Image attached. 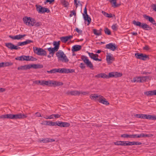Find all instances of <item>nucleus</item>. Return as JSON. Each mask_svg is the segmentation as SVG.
I'll return each mask as SVG.
<instances>
[{
	"label": "nucleus",
	"mask_w": 156,
	"mask_h": 156,
	"mask_svg": "<svg viewBox=\"0 0 156 156\" xmlns=\"http://www.w3.org/2000/svg\"><path fill=\"white\" fill-rule=\"evenodd\" d=\"M63 84V83L62 82L53 80V86H59L62 85Z\"/></svg>",
	"instance_id": "nucleus-28"
},
{
	"label": "nucleus",
	"mask_w": 156,
	"mask_h": 156,
	"mask_svg": "<svg viewBox=\"0 0 156 156\" xmlns=\"http://www.w3.org/2000/svg\"><path fill=\"white\" fill-rule=\"evenodd\" d=\"M60 39L62 42L64 43H66L68 41L66 36L60 37Z\"/></svg>",
	"instance_id": "nucleus-38"
},
{
	"label": "nucleus",
	"mask_w": 156,
	"mask_h": 156,
	"mask_svg": "<svg viewBox=\"0 0 156 156\" xmlns=\"http://www.w3.org/2000/svg\"><path fill=\"white\" fill-rule=\"evenodd\" d=\"M114 144L117 145L123 146L124 141H119L115 142Z\"/></svg>",
	"instance_id": "nucleus-39"
},
{
	"label": "nucleus",
	"mask_w": 156,
	"mask_h": 156,
	"mask_svg": "<svg viewBox=\"0 0 156 156\" xmlns=\"http://www.w3.org/2000/svg\"><path fill=\"white\" fill-rule=\"evenodd\" d=\"M137 134H132L129 135V138H137Z\"/></svg>",
	"instance_id": "nucleus-52"
},
{
	"label": "nucleus",
	"mask_w": 156,
	"mask_h": 156,
	"mask_svg": "<svg viewBox=\"0 0 156 156\" xmlns=\"http://www.w3.org/2000/svg\"><path fill=\"white\" fill-rule=\"evenodd\" d=\"M61 115L58 114H54V118L55 119H57L61 117Z\"/></svg>",
	"instance_id": "nucleus-51"
},
{
	"label": "nucleus",
	"mask_w": 156,
	"mask_h": 156,
	"mask_svg": "<svg viewBox=\"0 0 156 156\" xmlns=\"http://www.w3.org/2000/svg\"><path fill=\"white\" fill-rule=\"evenodd\" d=\"M144 94L147 96L156 95V90L144 92Z\"/></svg>",
	"instance_id": "nucleus-18"
},
{
	"label": "nucleus",
	"mask_w": 156,
	"mask_h": 156,
	"mask_svg": "<svg viewBox=\"0 0 156 156\" xmlns=\"http://www.w3.org/2000/svg\"><path fill=\"white\" fill-rule=\"evenodd\" d=\"M134 82H140V83L141 80H140V77H136L135 79L134 80H133Z\"/></svg>",
	"instance_id": "nucleus-46"
},
{
	"label": "nucleus",
	"mask_w": 156,
	"mask_h": 156,
	"mask_svg": "<svg viewBox=\"0 0 156 156\" xmlns=\"http://www.w3.org/2000/svg\"><path fill=\"white\" fill-rule=\"evenodd\" d=\"M46 119H53L54 118V114L51 115L48 117H44Z\"/></svg>",
	"instance_id": "nucleus-53"
},
{
	"label": "nucleus",
	"mask_w": 156,
	"mask_h": 156,
	"mask_svg": "<svg viewBox=\"0 0 156 156\" xmlns=\"http://www.w3.org/2000/svg\"><path fill=\"white\" fill-rule=\"evenodd\" d=\"M80 67L82 69H85V66L84 64L83 63H81L80 64Z\"/></svg>",
	"instance_id": "nucleus-54"
},
{
	"label": "nucleus",
	"mask_w": 156,
	"mask_h": 156,
	"mask_svg": "<svg viewBox=\"0 0 156 156\" xmlns=\"http://www.w3.org/2000/svg\"><path fill=\"white\" fill-rule=\"evenodd\" d=\"M61 2L62 5L65 7H67L69 5L68 2L65 0H62Z\"/></svg>",
	"instance_id": "nucleus-43"
},
{
	"label": "nucleus",
	"mask_w": 156,
	"mask_h": 156,
	"mask_svg": "<svg viewBox=\"0 0 156 156\" xmlns=\"http://www.w3.org/2000/svg\"><path fill=\"white\" fill-rule=\"evenodd\" d=\"M41 86H47L46 81L45 80H42V83H41Z\"/></svg>",
	"instance_id": "nucleus-55"
},
{
	"label": "nucleus",
	"mask_w": 156,
	"mask_h": 156,
	"mask_svg": "<svg viewBox=\"0 0 156 156\" xmlns=\"http://www.w3.org/2000/svg\"><path fill=\"white\" fill-rule=\"evenodd\" d=\"M30 56H25V61H30Z\"/></svg>",
	"instance_id": "nucleus-63"
},
{
	"label": "nucleus",
	"mask_w": 156,
	"mask_h": 156,
	"mask_svg": "<svg viewBox=\"0 0 156 156\" xmlns=\"http://www.w3.org/2000/svg\"><path fill=\"white\" fill-rule=\"evenodd\" d=\"M83 18L85 21H87L88 23L87 25H89L91 22V19L89 16L87 14V5H86L84 11V13L83 14Z\"/></svg>",
	"instance_id": "nucleus-7"
},
{
	"label": "nucleus",
	"mask_w": 156,
	"mask_h": 156,
	"mask_svg": "<svg viewBox=\"0 0 156 156\" xmlns=\"http://www.w3.org/2000/svg\"><path fill=\"white\" fill-rule=\"evenodd\" d=\"M33 41H32L29 40H27L25 41L24 42H18L17 44V45L21 46L24 45L31 43H33Z\"/></svg>",
	"instance_id": "nucleus-16"
},
{
	"label": "nucleus",
	"mask_w": 156,
	"mask_h": 156,
	"mask_svg": "<svg viewBox=\"0 0 156 156\" xmlns=\"http://www.w3.org/2000/svg\"><path fill=\"white\" fill-rule=\"evenodd\" d=\"M74 72V70L73 69H64V73H72Z\"/></svg>",
	"instance_id": "nucleus-31"
},
{
	"label": "nucleus",
	"mask_w": 156,
	"mask_h": 156,
	"mask_svg": "<svg viewBox=\"0 0 156 156\" xmlns=\"http://www.w3.org/2000/svg\"><path fill=\"white\" fill-rule=\"evenodd\" d=\"M42 25V23L41 22H37L35 23L34 26L37 27L41 26Z\"/></svg>",
	"instance_id": "nucleus-50"
},
{
	"label": "nucleus",
	"mask_w": 156,
	"mask_h": 156,
	"mask_svg": "<svg viewBox=\"0 0 156 156\" xmlns=\"http://www.w3.org/2000/svg\"><path fill=\"white\" fill-rule=\"evenodd\" d=\"M33 50L34 53L38 55L45 56L47 55L46 51L42 48L33 47Z\"/></svg>",
	"instance_id": "nucleus-4"
},
{
	"label": "nucleus",
	"mask_w": 156,
	"mask_h": 156,
	"mask_svg": "<svg viewBox=\"0 0 156 156\" xmlns=\"http://www.w3.org/2000/svg\"><path fill=\"white\" fill-rule=\"evenodd\" d=\"M106 60L108 63H111L112 62L114 61V58L113 56L112 55L107 53Z\"/></svg>",
	"instance_id": "nucleus-12"
},
{
	"label": "nucleus",
	"mask_w": 156,
	"mask_h": 156,
	"mask_svg": "<svg viewBox=\"0 0 156 156\" xmlns=\"http://www.w3.org/2000/svg\"><path fill=\"white\" fill-rule=\"evenodd\" d=\"M20 48L19 47H18L17 46H15L13 44V46L12 48V50L13 49H15V50H18Z\"/></svg>",
	"instance_id": "nucleus-58"
},
{
	"label": "nucleus",
	"mask_w": 156,
	"mask_h": 156,
	"mask_svg": "<svg viewBox=\"0 0 156 156\" xmlns=\"http://www.w3.org/2000/svg\"><path fill=\"white\" fill-rule=\"evenodd\" d=\"M29 66L30 67V68H33L35 69H41L43 68V66L42 65L35 64H33L31 65L29 64Z\"/></svg>",
	"instance_id": "nucleus-21"
},
{
	"label": "nucleus",
	"mask_w": 156,
	"mask_h": 156,
	"mask_svg": "<svg viewBox=\"0 0 156 156\" xmlns=\"http://www.w3.org/2000/svg\"><path fill=\"white\" fill-rule=\"evenodd\" d=\"M140 83H143L146 81V78L144 76H140Z\"/></svg>",
	"instance_id": "nucleus-47"
},
{
	"label": "nucleus",
	"mask_w": 156,
	"mask_h": 156,
	"mask_svg": "<svg viewBox=\"0 0 156 156\" xmlns=\"http://www.w3.org/2000/svg\"><path fill=\"white\" fill-rule=\"evenodd\" d=\"M80 94V93L79 91L76 90L68 91L66 93V94L67 95L70 94L72 95H79Z\"/></svg>",
	"instance_id": "nucleus-22"
},
{
	"label": "nucleus",
	"mask_w": 156,
	"mask_h": 156,
	"mask_svg": "<svg viewBox=\"0 0 156 156\" xmlns=\"http://www.w3.org/2000/svg\"><path fill=\"white\" fill-rule=\"evenodd\" d=\"M118 26L116 24H114L112 26V29L114 31H117L118 29Z\"/></svg>",
	"instance_id": "nucleus-42"
},
{
	"label": "nucleus",
	"mask_w": 156,
	"mask_h": 156,
	"mask_svg": "<svg viewBox=\"0 0 156 156\" xmlns=\"http://www.w3.org/2000/svg\"><path fill=\"white\" fill-rule=\"evenodd\" d=\"M53 80L46 81L47 86L49 87L53 86Z\"/></svg>",
	"instance_id": "nucleus-33"
},
{
	"label": "nucleus",
	"mask_w": 156,
	"mask_h": 156,
	"mask_svg": "<svg viewBox=\"0 0 156 156\" xmlns=\"http://www.w3.org/2000/svg\"><path fill=\"white\" fill-rule=\"evenodd\" d=\"M143 17L145 19L149 21L153 24L155 25L156 26V23H155V21L152 17H151L147 15H143Z\"/></svg>",
	"instance_id": "nucleus-13"
},
{
	"label": "nucleus",
	"mask_w": 156,
	"mask_h": 156,
	"mask_svg": "<svg viewBox=\"0 0 156 156\" xmlns=\"http://www.w3.org/2000/svg\"><path fill=\"white\" fill-rule=\"evenodd\" d=\"M151 72H146L144 71H142L141 74L143 75H147L148 74H151Z\"/></svg>",
	"instance_id": "nucleus-60"
},
{
	"label": "nucleus",
	"mask_w": 156,
	"mask_h": 156,
	"mask_svg": "<svg viewBox=\"0 0 156 156\" xmlns=\"http://www.w3.org/2000/svg\"><path fill=\"white\" fill-rule=\"evenodd\" d=\"M133 23L134 25L138 26L145 30H152V28L146 23H141L139 21H136L135 20L133 21Z\"/></svg>",
	"instance_id": "nucleus-2"
},
{
	"label": "nucleus",
	"mask_w": 156,
	"mask_h": 156,
	"mask_svg": "<svg viewBox=\"0 0 156 156\" xmlns=\"http://www.w3.org/2000/svg\"><path fill=\"white\" fill-rule=\"evenodd\" d=\"M100 96H101V95H98L97 94H93L90 95V97L91 100H96L97 98L99 99Z\"/></svg>",
	"instance_id": "nucleus-26"
},
{
	"label": "nucleus",
	"mask_w": 156,
	"mask_h": 156,
	"mask_svg": "<svg viewBox=\"0 0 156 156\" xmlns=\"http://www.w3.org/2000/svg\"><path fill=\"white\" fill-rule=\"evenodd\" d=\"M97 100L100 103L106 105H109V103L107 101L106 99L103 96L101 95L100 96V98L98 99Z\"/></svg>",
	"instance_id": "nucleus-11"
},
{
	"label": "nucleus",
	"mask_w": 156,
	"mask_h": 156,
	"mask_svg": "<svg viewBox=\"0 0 156 156\" xmlns=\"http://www.w3.org/2000/svg\"><path fill=\"white\" fill-rule=\"evenodd\" d=\"M82 60L87 65V67L90 68L91 69H93V65L91 62L89 60L87 57L84 55H82L81 57Z\"/></svg>",
	"instance_id": "nucleus-5"
},
{
	"label": "nucleus",
	"mask_w": 156,
	"mask_h": 156,
	"mask_svg": "<svg viewBox=\"0 0 156 156\" xmlns=\"http://www.w3.org/2000/svg\"><path fill=\"white\" fill-rule=\"evenodd\" d=\"M60 42V41H59L58 42L56 41H54L53 42V45L55 46L54 48L57 51H58L59 47Z\"/></svg>",
	"instance_id": "nucleus-27"
},
{
	"label": "nucleus",
	"mask_w": 156,
	"mask_h": 156,
	"mask_svg": "<svg viewBox=\"0 0 156 156\" xmlns=\"http://www.w3.org/2000/svg\"><path fill=\"white\" fill-rule=\"evenodd\" d=\"M30 69V67L29 64L21 66L17 68V69L18 70H26L27 69Z\"/></svg>",
	"instance_id": "nucleus-24"
},
{
	"label": "nucleus",
	"mask_w": 156,
	"mask_h": 156,
	"mask_svg": "<svg viewBox=\"0 0 156 156\" xmlns=\"http://www.w3.org/2000/svg\"><path fill=\"white\" fill-rule=\"evenodd\" d=\"M122 73L117 72H114L109 73L108 75H107L104 73H101V78L108 79L111 77L116 78L120 77L122 76Z\"/></svg>",
	"instance_id": "nucleus-1"
},
{
	"label": "nucleus",
	"mask_w": 156,
	"mask_h": 156,
	"mask_svg": "<svg viewBox=\"0 0 156 156\" xmlns=\"http://www.w3.org/2000/svg\"><path fill=\"white\" fill-rule=\"evenodd\" d=\"M88 53L90 57L94 60H95L97 58H95V55L93 53L88 52Z\"/></svg>",
	"instance_id": "nucleus-35"
},
{
	"label": "nucleus",
	"mask_w": 156,
	"mask_h": 156,
	"mask_svg": "<svg viewBox=\"0 0 156 156\" xmlns=\"http://www.w3.org/2000/svg\"><path fill=\"white\" fill-rule=\"evenodd\" d=\"M82 46L80 45H75L73 46L72 48V52H75L79 51L81 49Z\"/></svg>",
	"instance_id": "nucleus-17"
},
{
	"label": "nucleus",
	"mask_w": 156,
	"mask_h": 156,
	"mask_svg": "<svg viewBox=\"0 0 156 156\" xmlns=\"http://www.w3.org/2000/svg\"><path fill=\"white\" fill-rule=\"evenodd\" d=\"M55 140L53 139H50L48 138H46L44 139H42L39 140L40 143L43 142V143H46L48 142H54Z\"/></svg>",
	"instance_id": "nucleus-15"
},
{
	"label": "nucleus",
	"mask_w": 156,
	"mask_h": 156,
	"mask_svg": "<svg viewBox=\"0 0 156 156\" xmlns=\"http://www.w3.org/2000/svg\"><path fill=\"white\" fill-rule=\"evenodd\" d=\"M0 118H1V119L7 118V114L2 115L0 116Z\"/></svg>",
	"instance_id": "nucleus-59"
},
{
	"label": "nucleus",
	"mask_w": 156,
	"mask_h": 156,
	"mask_svg": "<svg viewBox=\"0 0 156 156\" xmlns=\"http://www.w3.org/2000/svg\"><path fill=\"white\" fill-rule=\"evenodd\" d=\"M56 126L60 127H68L70 126V124L67 122L61 121H56Z\"/></svg>",
	"instance_id": "nucleus-10"
},
{
	"label": "nucleus",
	"mask_w": 156,
	"mask_h": 156,
	"mask_svg": "<svg viewBox=\"0 0 156 156\" xmlns=\"http://www.w3.org/2000/svg\"><path fill=\"white\" fill-rule=\"evenodd\" d=\"M104 31L105 34H106L108 35H110L111 34V32L110 30L107 27L105 28Z\"/></svg>",
	"instance_id": "nucleus-41"
},
{
	"label": "nucleus",
	"mask_w": 156,
	"mask_h": 156,
	"mask_svg": "<svg viewBox=\"0 0 156 156\" xmlns=\"http://www.w3.org/2000/svg\"><path fill=\"white\" fill-rule=\"evenodd\" d=\"M47 72L48 73H56V68L52 69L50 71H47Z\"/></svg>",
	"instance_id": "nucleus-45"
},
{
	"label": "nucleus",
	"mask_w": 156,
	"mask_h": 156,
	"mask_svg": "<svg viewBox=\"0 0 156 156\" xmlns=\"http://www.w3.org/2000/svg\"><path fill=\"white\" fill-rule=\"evenodd\" d=\"M110 2L113 4L112 6L114 7H117L120 5V4H116V0H110Z\"/></svg>",
	"instance_id": "nucleus-30"
},
{
	"label": "nucleus",
	"mask_w": 156,
	"mask_h": 156,
	"mask_svg": "<svg viewBox=\"0 0 156 156\" xmlns=\"http://www.w3.org/2000/svg\"><path fill=\"white\" fill-rule=\"evenodd\" d=\"M31 21L30 22V26H33L34 25V24L36 23V21L35 19H31Z\"/></svg>",
	"instance_id": "nucleus-44"
},
{
	"label": "nucleus",
	"mask_w": 156,
	"mask_h": 156,
	"mask_svg": "<svg viewBox=\"0 0 156 156\" xmlns=\"http://www.w3.org/2000/svg\"><path fill=\"white\" fill-rule=\"evenodd\" d=\"M56 56L58 57V59L60 60L63 57V55H64V53L62 51H59L56 54Z\"/></svg>",
	"instance_id": "nucleus-23"
},
{
	"label": "nucleus",
	"mask_w": 156,
	"mask_h": 156,
	"mask_svg": "<svg viewBox=\"0 0 156 156\" xmlns=\"http://www.w3.org/2000/svg\"><path fill=\"white\" fill-rule=\"evenodd\" d=\"M47 50L49 52V54L52 55V56H53L55 53L58 51L54 48H47Z\"/></svg>",
	"instance_id": "nucleus-25"
},
{
	"label": "nucleus",
	"mask_w": 156,
	"mask_h": 156,
	"mask_svg": "<svg viewBox=\"0 0 156 156\" xmlns=\"http://www.w3.org/2000/svg\"><path fill=\"white\" fill-rule=\"evenodd\" d=\"M26 35H21L19 34L18 35H16L15 36H12L11 35H9V37L12 38L13 40H20L22 38L24 37H25Z\"/></svg>",
	"instance_id": "nucleus-14"
},
{
	"label": "nucleus",
	"mask_w": 156,
	"mask_h": 156,
	"mask_svg": "<svg viewBox=\"0 0 156 156\" xmlns=\"http://www.w3.org/2000/svg\"><path fill=\"white\" fill-rule=\"evenodd\" d=\"M129 135L126 134H124L121 135V137L123 138H128L129 137Z\"/></svg>",
	"instance_id": "nucleus-49"
},
{
	"label": "nucleus",
	"mask_w": 156,
	"mask_h": 156,
	"mask_svg": "<svg viewBox=\"0 0 156 156\" xmlns=\"http://www.w3.org/2000/svg\"><path fill=\"white\" fill-rule=\"evenodd\" d=\"M27 116L24 114L20 113L16 115H13L12 114H7V118L12 119H23L27 118Z\"/></svg>",
	"instance_id": "nucleus-3"
},
{
	"label": "nucleus",
	"mask_w": 156,
	"mask_h": 156,
	"mask_svg": "<svg viewBox=\"0 0 156 156\" xmlns=\"http://www.w3.org/2000/svg\"><path fill=\"white\" fill-rule=\"evenodd\" d=\"M105 48L110 49L112 51L117 49V46L114 43H110L107 44L105 46Z\"/></svg>",
	"instance_id": "nucleus-9"
},
{
	"label": "nucleus",
	"mask_w": 156,
	"mask_h": 156,
	"mask_svg": "<svg viewBox=\"0 0 156 156\" xmlns=\"http://www.w3.org/2000/svg\"><path fill=\"white\" fill-rule=\"evenodd\" d=\"M23 20L24 23L26 24V25H28L30 26V22L31 21V18L30 17H24L23 19Z\"/></svg>",
	"instance_id": "nucleus-19"
},
{
	"label": "nucleus",
	"mask_w": 156,
	"mask_h": 156,
	"mask_svg": "<svg viewBox=\"0 0 156 156\" xmlns=\"http://www.w3.org/2000/svg\"><path fill=\"white\" fill-rule=\"evenodd\" d=\"M15 59L19 61H22V56H18L15 58Z\"/></svg>",
	"instance_id": "nucleus-61"
},
{
	"label": "nucleus",
	"mask_w": 156,
	"mask_h": 156,
	"mask_svg": "<svg viewBox=\"0 0 156 156\" xmlns=\"http://www.w3.org/2000/svg\"><path fill=\"white\" fill-rule=\"evenodd\" d=\"M36 10L37 11L40 13H44L46 12L49 13L50 12V10L47 8L43 7L41 6L36 5Z\"/></svg>",
	"instance_id": "nucleus-6"
},
{
	"label": "nucleus",
	"mask_w": 156,
	"mask_h": 156,
	"mask_svg": "<svg viewBox=\"0 0 156 156\" xmlns=\"http://www.w3.org/2000/svg\"><path fill=\"white\" fill-rule=\"evenodd\" d=\"M153 115H146V119H152V117Z\"/></svg>",
	"instance_id": "nucleus-48"
},
{
	"label": "nucleus",
	"mask_w": 156,
	"mask_h": 156,
	"mask_svg": "<svg viewBox=\"0 0 156 156\" xmlns=\"http://www.w3.org/2000/svg\"><path fill=\"white\" fill-rule=\"evenodd\" d=\"M5 45L8 48H9L11 50H12V48H13V44L12 43H5Z\"/></svg>",
	"instance_id": "nucleus-32"
},
{
	"label": "nucleus",
	"mask_w": 156,
	"mask_h": 156,
	"mask_svg": "<svg viewBox=\"0 0 156 156\" xmlns=\"http://www.w3.org/2000/svg\"><path fill=\"white\" fill-rule=\"evenodd\" d=\"M60 60H61L62 62H67L69 61L68 59L67 58L65 54L63 55V57H62V58L60 59Z\"/></svg>",
	"instance_id": "nucleus-40"
},
{
	"label": "nucleus",
	"mask_w": 156,
	"mask_h": 156,
	"mask_svg": "<svg viewBox=\"0 0 156 156\" xmlns=\"http://www.w3.org/2000/svg\"><path fill=\"white\" fill-rule=\"evenodd\" d=\"M56 122H52V121H51L50 122V126H56Z\"/></svg>",
	"instance_id": "nucleus-56"
},
{
	"label": "nucleus",
	"mask_w": 156,
	"mask_h": 156,
	"mask_svg": "<svg viewBox=\"0 0 156 156\" xmlns=\"http://www.w3.org/2000/svg\"><path fill=\"white\" fill-rule=\"evenodd\" d=\"M64 68H56V73H64Z\"/></svg>",
	"instance_id": "nucleus-37"
},
{
	"label": "nucleus",
	"mask_w": 156,
	"mask_h": 156,
	"mask_svg": "<svg viewBox=\"0 0 156 156\" xmlns=\"http://www.w3.org/2000/svg\"><path fill=\"white\" fill-rule=\"evenodd\" d=\"M35 82H36V84H40L41 85V83H42V80H37V81H36Z\"/></svg>",
	"instance_id": "nucleus-64"
},
{
	"label": "nucleus",
	"mask_w": 156,
	"mask_h": 156,
	"mask_svg": "<svg viewBox=\"0 0 156 156\" xmlns=\"http://www.w3.org/2000/svg\"><path fill=\"white\" fill-rule=\"evenodd\" d=\"M135 55L137 58L144 61L146 60L147 58L149 59L148 55L142 53H136Z\"/></svg>",
	"instance_id": "nucleus-8"
},
{
	"label": "nucleus",
	"mask_w": 156,
	"mask_h": 156,
	"mask_svg": "<svg viewBox=\"0 0 156 156\" xmlns=\"http://www.w3.org/2000/svg\"><path fill=\"white\" fill-rule=\"evenodd\" d=\"M13 64L12 62H2L0 63V68L5 66H10L12 65Z\"/></svg>",
	"instance_id": "nucleus-20"
},
{
	"label": "nucleus",
	"mask_w": 156,
	"mask_h": 156,
	"mask_svg": "<svg viewBox=\"0 0 156 156\" xmlns=\"http://www.w3.org/2000/svg\"><path fill=\"white\" fill-rule=\"evenodd\" d=\"M151 135L142 133L140 134L137 135V138L150 137L151 136Z\"/></svg>",
	"instance_id": "nucleus-29"
},
{
	"label": "nucleus",
	"mask_w": 156,
	"mask_h": 156,
	"mask_svg": "<svg viewBox=\"0 0 156 156\" xmlns=\"http://www.w3.org/2000/svg\"><path fill=\"white\" fill-rule=\"evenodd\" d=\"M123 146H129V141H124Z\"/></svg>",
	"instance_id": "nucleus-62"
},
{
	"label": "nucleus",
	"mask_w": 156,
	"mask_h": 156,
	"mask_svg": "<svg viewBox=\"0 0 156 156\" xmlns=\"http://www.w3.org/2000/svg\"><path fill=\"white\" fill-rule=\"evenodd\" d=\"M103 14L105 16L108 18H111L112 17V14L111 13L108 14L104 11L102 12Z\"/></svg>",
	"instance_id": "nucleus-34"
},
{
	"label": "nucleus",
	"mask_w": 156,
	"mask_h": 156,
	"mask_svg": "<svg viewBox=\"0 0 156 156\" xmlns=\"http://www.w3.org/2000/svg\"><path fill=\"white\" fill-rule=\"evenodd\" d=\"M30 61H36L37 60V59L36 58H35L32 56H30Z\"/></svg>",
	"instance_id": "nucleus-57"
},
{
	"label": "nucleus",
	"mask_w": 156,
	"mask_h": 156,
	"mask_svg": "<svg viewBox=\"0 0 156 156\" xmlns=\"http://www.w3.org/2000/svg\"><path fill=\"white\" fill-rule=\"evenodd\" d=\"M93 32L94 34L97 36L101 35V31L100 30L98 32L97 30L96 29H94L93 30Z\"/></svg>",
	"instance_id": "nucleus-36"
}]
</instances>
